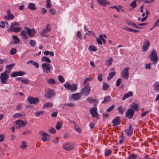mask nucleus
Wrapping results in <instances>:
<instances>
[{"mask_svg":"<svg viewBox=\"0 0 159 159\" xmlns=\"http://www.w3.org/2000/svg\"><path fill=\"white\" fill-rule=\"evenodd\" d=\"M7 73H8V71L5 70L4 73H2L1 74L0 78L1 82L2 84H6L7 83V80L9 78L8 75L7 74Z\"/></svg>","mask_w":159,"mask_h":159,"instance_id":"obj_1","label":"nucleus"},{"mask_svg":"<svg viewBox=\"0 0 159 159\" xmlns=\"http://www.w3.org/2000/svg\"><path fill=\"white\" fill-rule=\"evenodd\" d=\"M149 57L151 61H153L152 63L156 64L158 59L157 53L155 50H153L151 52L149 55Z\"/></svg>","mask_w":159,"mask_h":159,"instance_id":"obj_2","label":"nucleus"},{"mask_svg":"<svg viewBox=\"0 0 159 159\" xmlns=\"http://www.w3.org/2000/svg\"><path fill=\"white\" fill-rule=\"evenodd\" d=\"M24 29L27 32L28 37H33L34 36L36 32L34 28L30 29L28 27H25Z\"/></svg>","mask_w":159,"mask_h":159,"instance_id":"obj_3","label":"nucleus"},{"mask_svg":"<svg viewBox=\"0 0 159 159\" xmlns=\"http://www.w3.org/2000/svg\"><path fill=\"white\" fill-rule=\"evenodd\" d=\"M43 71L48 74L51 72L50 65L48 63H44L42 65Z\"/></svg>","mask_w":159,"mask_h":159,"instance_id":"obj_4","label":"nucleus"},{"mask_svg":"<svg viewBox=\"0 0 159 159\" xmlns=\"http://www.w3.org/2000/svg\"><path fill=\"white\" fill-rule=\"evenodd\" d=\"M90 87L88 85H86L81 89L80 93L82 95L84 94L85 96H87L90 93Z\"/></svg>","mask_w":159,"mask_h":159,"instance_id":"obj_5","label":"nucleus"},{"mask_svg":"<svg viewBox=\"0 0 159 159\" xmlns=\"http://www.w3.org/2000/svg\"><path fill=\"white\" fill-rule=\"evenodd\" d=\"M22 30L20 27H15L12 25H10L7 31L8 32L13 31L16 33L19 32L21 31Z\"/></svg>","mask_w":159,"mask_h":159,"instance_id":"obj_6","label":"nucleus"},{"mask_svg":"<svg viewBox=\"0 0 159 159\" xmlns=\"http://www.w3.org/2000/svg\"><path fill=\"white\" fill-rule=\"evenodd\" d=\"M26 121H24L23 120H19L16 121V123L17 125L16 127V128L19 129L20 128L25 126V125L27 124Z\"/></svg>","mask_w":159,"mask_h":159,"instance_id":"obj_7","label":"nucleus"},{"mask_svg":"<svg viewBox=\"0 0 159 159\" xmlns=\"http://www.w3.org/2000/svg\"><path fill=\"white\" fill-rule=\"evenodd\" d=\"M27 101L30 104H36L39 101V99L38 98H33L32 97H28Z\"/></svg>","mask_w":159,"mask_h":159,"instance_id":"obj_8","label":"nucleus"},{"mask_svg":"<svg viewBox=\"0 0 159 159\" xmlns=\"http://www.w3.org/2000/svg\"><path fill=\"white\" fill-rule=\"evenodd\" d=\"M134 113V111L132 109L129 108L128 110L125 115L126 117L129 119H131Z\"/></svg>","mask_w":159,"mask_h":159,"instance_id":"obj_9","label":"nucleus"},{"mask_svg":"<svg viewBox=\"0 0 159 159\" xmlns=\"http://www.w3.org/2000/svg\"><path fill=\"white\" fill-rule=\"evenodd\" d=\"M55 92L53 90H49L44 94L45 97L48 99H50L52 96H55Z\"/></svg>","mask_w":159,"mask_h":159,"instance_id":"obj_10","label":"nucleus"},{"mask_svg":"<svg viewBox=\"0 0 159 159\" xmlns=\"http://www.w3.org/2000/svg\"><path fill=\"white\" fill-rule=\"evenodd\" d=\"M129 69V67H127L125 68L122 72V77L126 80L128 79L129 76V72L128 70Z\"/></svg>","mask_w":159,"mask_h":159,"instance_id":"obj_11","label":"nucleus"},{"mask_svg":"<svg viewBox=\"0 0 159 159\" xmlns=\"http://www.w3.org/2000/svg\"><path fill=\"white\" fill-rule=\"evenodd\" d=\"M74 145L71 143H67L64 144L63 147L65 150L70 151L74 148Z\"/></svg>","mask_w":159,"mask_h":159,"instance_id":"obj_12","label":"nucleus"},{"mask_svg":"<svg viewBox=\"0 0 159 159\" xmlns=\"http://www.w3.org/2000/svg\"><path fill=\"white\" fill-rule=\"evenodd\" d=\"M40 133L43 135L42 139L43 141L45 142L49 140V137L50 135L48 134L45 132L43 131L41 132Z\"/></svg>","mask_w":159,"mask_h":159,"instance_id":"obj_13","label":"nucleus"},{"mask_svg":"<svg viewBox=\"0 0 159 159\" xmlns=\"http://www.w3.org/2000/svg\"><path fill=\"white\" fill-rule=\"evenodd\" d=\"M11 11L10 9L7 10V16H6L4 17V18L7 20H13L14 18V15L11 13Z\"/></svg>","mask_w":159,"mask_h":159,"instance_id":"obj_14","label":"nucleus"},{"mask_svg":"<svg viewBox=\"0 0 159 159\" xmlns=\"http://www.w3.org/2000/svg\"><path fill=\"white\" fill-rule=\"evenodd\" d=\"M25 74V72L21 71H15L12 73L11 76L12 77H15L18 76H23Z\"/></svg>","mask_w":159,"mask_h":159,"instance_id":"obj_15","label":"nucleus"},{"mask_svg":"<svg viewBox=\"0 0 159 159\" xmlns=\"http://www.w3.org/2000/svg\"><path fill=\"white\" fill-rule=\"evenodd\" d=\"M120 122V116H117L114 118L111 123L113 124V126H115L119 125Z\"/></svg>","mask_w":159,"mask_h":159,"instance_id":"obj_16","label":"nucleus"},{"mask_svg":"<svg viewBox=\"0 0 159 159\" xmlns=\"http://www.w3.org/2000/svg\"><path fill=\"white\" fill-rule=\"evenodd\" d=\"M27 34H28L27 32L25 30L21 31L20 35L22 37L23 39L25 40H27L29 39V37L27 35Z\"/></svg>","mask_w":159,"mask_h":159,"instance_id":"obj_17","label":"nucleus"},{"mask_svg":"<svg viewBox=\"0 0 159 159\" xmlns=\"http://www.w3.org/2000/svg\"><path fill=\"white\" fill-rule=\"evenodd\" d=\"M132 125L130 124L129 125V128L125 130V132L128 136H130L132 134L133 130V129L132 128Z\"/></svg>","mask_w":159,"mask_h":159,"instance_id":"obj_18","label":"nucleus"},{"mask_svg":"<svg viewBox=\"0 0 159 159\" xmlns=\"http://www.w3.org/2000/svg\"><path fill=\"white\" fill-rule=\"evenodd\" d=\"M81 94L80 93H76L72 95V98L75 100H78L81 97Z\"/></svg>","mask_w":159,"mask_h":159,"instance_id":"obj_19","label":"nucleus"},{"mask_svg":"<svg viewBox=\"0 0 159 159\" xmlns=\"http://www.w3.org/2000/svg\"><path fill=\"white\" fill-rule=\"evenodd\" d=\"M87 101H89L90 103H94V106L96 107L98 103V101L96 99H93L91 97L88 98L87 99Z\"/></svg>","mask_w":159,"mask_h":159,"instance_id":"obj_20","label":"nucleus"},{"mask_svg":"<svg viewBox=\"0 0 159 159\" xmlns=\"http://www.w3.org/2000/svg\"><path fill=\"white\" fill-rule=\"evenodd\" d=\"M126 23L127 24L129 25H131L133 27L135 28H136L142 29L143 28L142 27H139L138 26H137L136 24L134 22L131 21L130 20H127L126 22Z\"/></svg>","mask_w":159,"mask_h":159,"instance_id":"obj_21","label":"nucleus"},{"mask_svg":"<svg viewBox=\"0 0 159 159\" xmlns=\"http://www.w3.org/2000/svg\"><path fill=\"white\" fill-rule=\"evenodd\" d=\"M144 44H145L142 48V49L143 51L145 52L148 50V48L150 46V43L149 41L148 40L146 41Z\"/></svg>","mask_w":159,"mask_h":159,"instance_id":"obj_22","label":"nucleus"},{"mask_svg":"<svg viewBox=\"0 0 159 159\" xmlns=\"http://www.w3.org/2000/svg\"><path fill=\"white\" fill-rule=\"evenodd\" d=\"M133 96V93L132 92H129L125 94L124 97L122 98V100H125L126 98Z\"/></svg>","mask_w":159,"mask_h":159,"instance_id":"obj_23","label":"nucleus"},{"mask_svg":"<svg viewBox=\"0 0 159 159\" xmlns=\"http://www.w3.org/2000/svg\"><path fill=\"white\" fill-rule=\"evenodd\" d=\"M28 8L32 10H35L36 9V5L33 3H29L28 7Z\"/></svg>","mask_w":159,"mask_h":159,"instance_id":"obj_24","label":"nucleus"},{"mask_svg":"<svg viewBox=\"0 0 159 159\" xmlns=\"http://www.w3.org/2000/svg\"><path fill=\"white\" fill-rule=\"evenodd\" d=\"M154 90L158 92H159V82H156L153 84Z\"/></svg>","mask_w":159,"mask_h":159,"instance_id":"obj_25","label":"nucleus"},{"mask_svg":"<svg viewBox=\"0 0 159 159\" xmlns=\"http://www.w3.org/2000/svg\"><path fill=\"white\" fill-rule=\"evenodd\" d=\"M5 26L7 27H8L9 25L7 22L2 21L0 22V27L1 28H3Z\"/></svg>","mask_w":159,"mask_h":159,"instance_id":"obj_26","label":"nucleus"},{"mask_svg":"<svg viewBox=\"0 0 159 159\" xmlns=\"http://www.w3.org/2000/svg\"><path fill=\"white\" fill-rule=\"evenodd\" d=\"M116 75V73L115 71L110 72L109 74V75L107 77V80H110L114 76Z\"/></svg>","mask_w":159,"mask_h":159,"instance_id":"obj_27","label":"nucleus"},{"mask_svg":"<svg viewBox=\"0 0 159 159\" xmlns=\"http://www.w3.org/2000/svg\"><path fill=\"white\" fill-rule=\"evenodd\" d=\"M41 61H45L48 63H50L51 62L50 59L48 57L45 56H43L42 57Z\"/></svg>","mask_w":159,"mask_h":159,"instance_id":"obj_28","label":"nucleus"},{"mask_svg":"<svg viewBox=\"0 0 159 159\" xmlns=\"http://www.w3.org/2000/svg\"><path fill=\"white\" fill-rule=\"evenodd\" d=\"M13 38L15 41L13 44H17L20 43V40L18 37L16 35H14L13 36Z\"/></svg>","mask_w":159,"mask_h":159,"instance_id":"obj_29","label":"nucleus"},{"mask_svg":"<svg viewBox=\"0 0 159 159\" xmlns=\"http://www.w3.org/2000/svg\"><path fill=\"white\" fill-rule=\"evenodd\" d=\"M46 81L48 84H53L56 83L55 80L52 78L48 79L46 80Z\"/></svg>","mask_w":159,"mask_h":159,"instance_id":"obj_30","label":"nucleus"},{"mask_svg":"<svg viewBox=\"0 0 159 159\" xmlns=\"http://www.w3.org/2000/svg\"><path fill=\"white\" fill-rule=\"evenodd\" d=\"M77 89V86L76 84H73L71 85V87H70V89L71 91H75Z\"/></svg>","mask_w":159,"mask_h":159,"instance_id":"obj_31","label":"nucleus"},{"mask_svg":"<svg viewBox=\"0 0 159 159\" xmlns=\"http://www.w3.org/2000/svg\"><path fill=\"white\" fill-rule=\"evenodd\" d=\"M25 115V114H24L17 113L14 115V118H16L19 117L21 118L23 117Z\"/></svg>","mask_w":159,"mask_h":159,"instance_id":"obj_32","label":"nucleus"},{"mask_svg":"<svg viewBox=\"0 0 159 159\" xmlns=\"http://www.w3.org/2000/svg\"><path fill=\"white\" fill-rule=\"evenodd\" d=\"M53 104L52 103L50 102H47L44 104L43 107V108H45L48 107H52L53 106Z\"/></svg>","mask_w":159,"mask_h":159,"instance_id":"obj_33","label":"nucleus"},{"mask_svg":"<svg viewBox=\"0 0 159 159\" xmlns=\"http://www.w3.org/2000/svg\"><path fill=\"white\" fill-rule=\"evenodd\" d=\"M111 97L109 96H107L104 97V100L102 102V103H104L106 102H109L110 101Z\"/></svg>","mask_w":159,"mask_h":159,"instance_id":"obj_34","label":"nucleus"},{"mask_svg":"<svg viewBox=\"0 0 159 159\" xmlns=\"http://www.w3.org/2000/svg\"><path fill=\"white\" fill-rule=\"evenodd\" d=\"M106 2V0H98V2L99 4L103 6H106L105 3Z\"/></svg>","mask_w":159,"mask_h":159,"instance_id":"obj_35","label":"nucleus"},{"mask_svg":"<svg viewBox=\"0 0 159 159\" xmlns=\"http://www.w3.org/2000/svg\"><path fill=\"white\" fill-rule=\"evenodd\" d=\"M109 86V85H108L107 83H104L102 87L103 90L105 91L107 90Z\"/></svg>","mask_w":159,"mask_h":159,"instance_id":"obj_36","label":"nucleus"},{"mask_svg":"<svg viewBox=\"0 0 159 159\" xmlns=\"http://www.w3.org/2000/svg\"><path fill=\"white\" fill-rule=\"evenodd\" d=\"M137 156L135 154H131L129 157L128 159H136Z\"/></svg>","mask_w":159,"mask_h":159,"instance_id":"obj_37","label":"nucleus"},{"mask_svg":"<svg viewBox=\"0 0 159 159\" xmlns=\"http://www.w3.org/2000/svg\"><path fill=\"white\" fill-rule=\"evenodd\" d=\"M118 110L121 115H123L125 111L124 108L121 106L119 107L118 108Z\"/></svg>","mask_w":159,"mask_h":159,"instance_id":"obj_38","label":"nucleus"},{"mask_svg":"<svg viewBox=\"0 0 159 159\" xmlns=\"http://www.w3.org/2000/svg\"><path fill=\"white\" fill-rule=\"evenodd\" d=\"M112 61L113 59L112 57H110L108 60H106V62L108 66L111 65Z\"/></svg>","mask_w":159,"mask_h":159,"instance_id":"obj_39","label":"nucleus"},{"mask_svg":"<svg viewBox=\"0 0 159 159\" xmlns=\"http://www.w3.org/2000/svg\"><path fill=\"white\" fill-rule=\"evenodd\" d=\"M64 86L67 90H69L71 87V85L69 82H66L64 84Z\"/></svg>","mask_w":159,"mask_h":159,"instance_id":"obj_40","label":"nucleus"},{"mask_svg":"<svg viewBox=\"0 0 159 159\" xmlns=\"http://www.w3.org/2000/svg\"><path fill=\"white\" fill-rule=\"evenodd\" d=\"M89 49L91 51H96L97 50V48L94 46H90L89 47Z\"/></svg>","mask_w":159,"mask_h":159,"instance_id":"obj_41","label":"nucleus"},{"mask_svg":"<svg viewBox=\"0 0 159 159\" xmlns=\"http://www.w3.org/2000/svg\"><path fill=\"white\" fill-rule=\"evenodd\" d=\"M26 144V142L24 141L22 142V145L20 146V148L22 149L25 148L27 147V146Z\"/></svg>","mask_w":159,"mask_h":159,"instance_id":"obj_42","label":"nucleus"},{"mask_svg":"<svg viewBox=\"0 0 159 159\" xmlns=\"http://www.w3.org/2000/svg\"><path fill=\"white\" fill-rule=\"evenodd\" d=\"M61 126V122H57V124L56 125V128L57 129H60Z\"/></svg>","mask_w":159,"mask_h":159,"instance_id":"obj_43","label":"nucleus"},{"mask_svg":"<svg viewBox=\"0 0 159 159\" xmlns=\"http://www.w3.org/2000/svg\"><path fill=\"white\" fill-rule=\"evenodd\" d=\"M29 80L28 79L23 78V80H22V82L26 84H29Z\"/></svg>","mask_w":159,"mask_h":159,"instance_id":"obj_44","label":"nucleus"},{"mask_svg":"<svg viewBox=\"0 0 159 159\" xmlns=\"http://www.w3.org/2000/svg\"><path fill=\"white\" fill-rule=\"evenodd\" d=\"M15 66V64L12 63L6 66V68L8 70H11Z\"/></svg>","mask_w":159,"mask_h":159,"instance_id":"obj_45","label":"nucleus"},{"mask_svg":"<svg viewBox=\"0 0 159 159\" xmlns=\"http://www.w3.org/2000/svg\"><path fill=\"white\" fill-rule=\"evenodd\" d=\"M48 32L46 29H44L40 33L41 35L43 37L45 36V34L47 33Z\"/></svg>","mask_w":159,"mask_h":159,"instance_id":"obj_46","label":"nucleus"},{"mask_svg":"<svg viewBox=\"0 0 159 159\" xmlns=\"http://www.w3.org/2000/svg\"><path fill=\"white\" fill-rule=\"evenodd\" d=\"M97 109L96 107L91 108L90 110V114L97 112Z\"/></svg>","mask_w":159,"mask_h":159,"instance_id":"obj_47","label":"nucleus"},{"mask_svg":"<svg viewBox=\"0 0 159 159\" xmlns=\"http://www.w3.org/2000/svg\"><path fill=\"white\" fill-rule=\"evenodd\" d=\"M130 5L133 8H135L137 6L136 2L135 1H134L130 3Z\"/></svg>","mask_w":159,"mask_h":159,"instance_id":"obj_48","label":"nucleus"},{"mask_svg":"<svg viewBox=\"0 0 159 159\" xmlns=\"http://www.w3.org/2000/svg\"><path fill=\"white\" fill-rule=\"evenodd\" d=\"M44 112V111H37L35 113V115L36 117H38L41 114H43Z\"/></svg>","mask_w":159,"mask_h":159,"instance_id":"obj_49","label":"nucleus"},{"mask_svg":"<svg viewBox=\"0 0 159 159\" xmlns=\"http://www.w3.org/2000/svg\"><path fill=\"white\" fill-rule=\"evenodd\" d=\"M123 29L124 30H126L127 31H129L131 32H134L133 30L134 29L130 28H129L127 27H123Z\"/></svg>","mask_w":159,"mask_h":159,"instance_id":"obj_50","label":"nucleus"},{"mask_svg":"<svg viewBox=\"0 0 159 159\" xmlns=\"http://www.w3.org/2000/svg\"><path fill=\"white\" fill-rule=\"evenodd\" d=\"M36 43V41L34 40H30V44L32 47H34Z\"/></svg>","mask_w":159,"mask_h":159,"instance_id":"obj_51","label":"nucleus"},{"mask_svg":"<svg viewBox=\"0 0 159 159\" xmlns=\"http://www.w3.org/2000/svg\"><path fill=\"white\" fill-rule=\"evenodd\" d=\"M48 131L51 134H54L56 132V131L55 129L53 128H51Z\"/></svg>","mask_w":159,"mask_h":159,"instance_id":"obj_52","label":"nucleus"},{"mask_svg":"<svg viewBox=\"0 0 159 159\" xmlns=\"http://www.w3.org/2000/svg\"><path fill=\"white\" fill-rule=\"evenodd\" d=\"M49 12L52 15H54L56 13V10L52 8L50 9Z\"/></svg>","mask_w":159,"mask_h":159,"instance_id":"obj_53","label":"nucleus"},{"mask_svg":"<svg viewBox=\"0 0 159 159\" xmlns=\"http://www.w3.org/2000/svg\"><path fill=\"white\" fill-rule=\"evenodd\" d=\"M59 81L61 83H63L65 81V80L63 77L61 75H60L58 78Z\"/></svg>","mask_w":159,"mask_h":159,"instance_id":"obj_54","label":"nucleus"},{"mask_svg":"<svg viewBox=\"0 0 159 159\" xmlns=\"http://www.w3.org/2000/svg\"><path fill=\"white\" fill-rule=\"evenodd\" d=\"M16 53V50L15 48H12L10 51V54L12 55H13Z\"/></svg>","mask_w":159,"mask_h":159,"instance_id":"obj_55","label":"nucleus"},{"mask_svg":"<svg viewBox=\"0 0 159 159\" xmlns=\"http://www.w3.org/2000/svg\"><path fill=\"white\" fill-rule=\"evenodd\" d=\"M76 36L78 38L80 39H82V34L80 31H77L76 34Z\"/></svg>","mask_w":159,"mask_h":159,"instance_id":"obj_56","label":"nucleus"},{"mask_svg":"<svg viewBox=\"0 0 159 159\" xmlns=\"http://www.w3.org/2000/svg\"><path fill=\"white\" fill-rule=\"evenodd\" d=\"M121 79L120 78H118L116 80V85L117 87L119 86L121 83Z\"/></svg>","mask_w":159,"mask_h":159,"instance_id":"obj_57","label":"nucleus"},{"mask_svg":"<svg viewBox=\"0 0 159 159\" xmlns=\"http://www.w3.org/2000/svg\"><path fill=\"white\" fill-rule=\"evenodd\" d=\"M112 153V151L110 150H108L105 152V156H109Z\"/></svg>","mask_w":159,"mask_h":159,"instance_id":"obj_58","label":"nucleus"},{"mask_svg":"<svg viewBox=\"0 0 159 159\" xmlns=\"http://www.w3.org/2000/svg\"><path fill=\"white\" fill-rule=\"evenodd\" d=\"M92 80V79L90 78L87 77L86 78L84 81L83 82V84H86L87 82L89 81H91Z\"/></svg>","mask_w":159,"mask_h":159,"instance_id":"obj_59","label":"nucleus"},{"mask_svg":"<svg viewBox=\"0 0 159 159\" xmlns=\"http://www.w3.org/2000/svg\"><path fill=\"white\" fill-rule=\"evenodd\" d=\"M50 0H47V4L46 7L47 8H48L51 7V4H50Z\"/></svg>","mask_w":159,"mask_h":159,"instance_id":"obj_60","label":"nucleus"},{"mask_svg":"<svg viewBox=\"0 0 159 159\" xmlns=\"http://www.w3.org/2000/svg\"><path fill=\"white\" fill-rule=\"evenodd\" d=\"M115 106L112 105L111 107H109L108 109L107 110V111L110 112L112 111L115 107Z\"/></svg>","mask_w":159,"mask_h":159,"instance_id":"obj_61","label":"nucleus"},{"mask_svg":"<svg viewBox=\"0 0 159 159\" xmlns=\"http://www.w3.org/2000/svg\"><path fill=\"white\" fill-rule=\"evenodd\" d=\"M151 64V63H149L148 64H145V69H149L150 70L151 69V67H150V65Z\"/></svg>","mask_w":159,"mask_h":159,"instance_id":"obj_62","label":"nucleus"},{"mask_svg":"<svg viewBox=\"0 0 159 159\" xmlns=\"http://www.w3.org/2000/svg\"><path fill=\"white\" fill-rule=\"evenodd\" d=\"M30 130H26L25 131H24L22 134L23 135H25L26 134H29L31 133Z\"/></svg>","mask_w":159,"mask_h":159,"instance_id":"obj_63","label":"nucleus"},{"mask_svg":"<svg viewBox=\"0 0 159 159\" xmlns=\"http://www.w3.org/2000/svg\"><path fill=\"white\" fill-rule=\"evenodd\" d=\"M132 107L133 108H134L136 111H138L139 110L138 106V105L136 104H135L134 105H133L132 106Z\"/></svg>","mask_w":159,"mask_h":159,"instance_id":"obj_64","label":"nucleus"}]
</instances>
